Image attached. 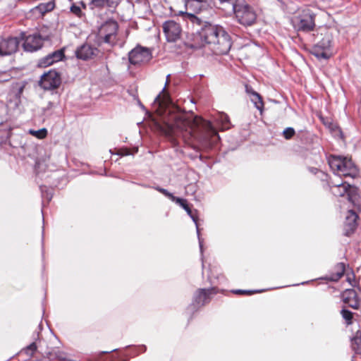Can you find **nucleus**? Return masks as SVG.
Wrapping results in <instances>:
<instances>
[{
	"instance_id": "nucleus-20",
	"label": "nucleus",
	"mask_w": 361,
	"mask_h": 361,
	"mask_svg": "<svg viewBox=\"0 0 361 361\" xmlns=\"http://www.w3.org/2000/svg\"><path fill=\"white\" fill-rule=\"evenodd\" d=\"M55 1L54 0L49 1L46 3H41L36 6V10L39 13L44 14L47 12L53 11L55 8Z\"/></svg>"
},
{
	"instance_id": "nucleus-37",
	"label": "nucleus",
	"mask_w": 361,
	"mask_h": 361,
	"mask_svg": "<svg viewBox=\"0 0 361 361\" xmlns=\"http://www.w3.org/2000/svg\"><path fill=\"white\" fill-rule=\"evenodd\" d=\"M71 11L72 13H73L75 16H76L78 18H81L84 15L80 7H79L75 4H73L71 6Z\"/></svg>"
},
{
	"instance_id": "nucleus-19",
	"label": "nucleus",
	"mask_w": 361,
	"mask_h": 361,
	"mask_svg": "<svg viewBox=\"0 0 361 361\" xmlns=\"http://www.w3.org/2000/svg\"><path fill=\"white\" fill-rule=\"evenodd\" d=\"M351 348L357 355H361V329L357 330L351 339Z\"/></svg>"
},
{
	"instance_id": "nucleus-41",
	"label": "nucleus",
	"mask_w": 361,
	"mask_h": 361,
	"mask_svg": "<svg viewBox=\"0 0 361 361\" xmlns=\"http://www.w3.org/2000/svg\"><path fill=\"white\" fill-rule=\"evenodd\" d=\"M156 101L158 102L160 104L161 103H164V101H161V94H159L157 98H156Z\"/></svg>"
},
{
	"instance_id": "nucleus-36",
	"label": "nucleus",
	"mask_w": 361,
	"mask_h": 361,
	"mask_svg": "<svg viewBox=\"0 0 361 361\" xmlns=\"http://www.w3.org/2000/svg\"><path fill=\"white\" fill-rule=\"evenodd\" d=\"M219 119L222 123L223 127L228 128L230 123L229 118L227 114L221 113L219 114Z\"/></svg>"
},
{
	"instance_id": "nucleus-46",
	"label": "nucleus",
	"mask_w": 361,
	"mask_h": 361,
	"mask_svg": "<svg viewBox=\"0 0 361 361\" xmlns=\"http://www.w3.org/2000/svg\"><path fill=\"white\" fill-rule=\"evenodd\" d=\"M23 90V87H21L20 89V92H22Z\"/></svg>"
},
{
	"instance_id": "nucleus-44",
	"label": "nucleus",
	"mask_w": 361,
	"mask_h": 361,
	"mask_svg": "<svg viewBox=\"0 0 361 361\" xmlns=\"http://www.w3.org/2000/svg\"><path fill=\"white\" fill-rule=\"evenodd\" d=\"M329 158H332V159H334V158H343L342 157H337V156H335V155H331L329 157Z\"/></svg>"
},
{
	"instance_id": "nucleus-34",
	"label": "nucleus",
	"mask_w": 361,
	"mask_h": 361,
	"mask_svg": "<svg viewBox=\"0 0 361 361\" xmlns=\"http://www.w3.org/2000/svg\"><path fill=\"white\" fill-rule=\"evenodd\" d=\"M295 134V131L294 128L291 127H288L284 129L283 131V135L285 139L290 140L291 139Z\"/></svg>"
},
{
	"instance_id": "nucleus-13",
	"label": "nucleus",
	"mask_w": 361,
	"mask_h": 361,
	"mask_svg": "<svg viewBox=\"0 0 361 361\" xmlns=\"http://www.w3.org/2000/svg\"><path fill=\"white\" fill-rule=\"evenodd\" d=\"M18 37H8L0 41V57L10 56L16 53L19 47Z\"/></svg>"
},
{
	"instance_id": "nucleus-6",
	"label": "nucleus",
	"mask_w": 361,
	"mask_h": 361,
	"mask_svg": "<svg viewBox=\"0 0 361 361\" xmlns=\"http://www.w3.org/2000/svg\"><path fill=\"white\" fill-rule=\"evenodd\" d=\"M321 39L313 47V54L317 57L328 59L327 51L332 47L333 35L328 30L321 33Z\"/></svg>"
},
{
	"instance_id": "nucleus-23",
	"label": "nucleus",
	"mask_w": 361,
	"mask_h": 361,
	"mask_svg": "<svg viewBox=\"0 0 361 361\" xmlns=\"http://www.w3.org/2000/svg\"><path fill=\"white\" fill-rule=\"evenodd\" d=\"M252 102L254 104L255 106L260 111L262 114L264 111V102L262 96L259 93H253V97L250 98Z\"/></svg>"
},
{
	"instance_id": "nucleus-25",
	"label": "nucleus",
	"mask_w": 361,
	"mask_h": 361,
	"mask_svg": "<svg viewBox=\"0 0 361 361\" xmlns=\"http://www.w3.org/2000/svg\"><path fill=\"white\" fill-rule=\"evenodd\" d=\"M341 314L345 320L346 325H350L353 322V313L346 308H343L341 311Z\"/></svg>"
},
{
	"instance_id": "nucleus-31",
	"label": "nucleus",
	"mask_w": 361,
	"mask_h": 361,
	"mask_svg": "<svg viewBox=\"0 0 361 361\" xmlns=\"http://www.w3.org/2000/svg\"><path fill=\"white\" fill-rule=\"evenodd\" d=\"M11 71H0V83L8 82L12 79Z\"/></svg>"
},
{
	"instance_id": "nucleus-38",
	"label": "nucleus",
	"mask_w": 361,
	"mask_h": 361,
	"mask_svg": "<svg viewBox=\"0 0 361 361\" xmlns=\"http://www.w3.org/2000/svg\"><path fill=\"white\" fill-rule=\"evenodd\" d=\"M157 190L158 191H159L161 193H162L163 195H164L165 196L169 197L172 201H173L175 202H176V199H178V197H175L174 195H173V194L168 192L166 189L157 188Z\"/></svg>"
},
{
	"instance_id": "nucleus-32",
	"label": "nucleus",
	"mask_w": 361,
	"mask_h": 361,
	"mask_svg": "<svg viewBox=\"0 0 361 361\" xmlns=\"http://www.w3.org/2000/svg\"><path fill=\"white\" fill-rule=\"evenodd\" d=\"M53 63H54V62L52 61V60L51 59L49 56L47 55L39 61L38 66L42 67V68H45V67L52 65Z\"/></svg>"
},
{
	"instance_id": "nucleus-33",
	"label": "nucleus",
	"mask_w": 361,
	"mask_h": 361,
	"mask_svg": "<svg viewBox=\"0 0 361 361\" xmlns=\"http://www.w3.org/2000/svg\"><path fill=\"white\" fill-rule=\"evenodd\" d=\"M37 345L35 343H32L30 345L23 349V352L28 356L32 357L37 350Z\"/></svg>"
},
{
	"instance_id": "nucleus-16",
	"label": "nucleus",
	"mask_w": 361,
	"mask_h": 361,
	"mask_svg": "<svg viewBox=\"0 0 361 361\" xmlns=\"http://www.w3.org/2000/svg\"><path fill=\"white\" fill-rule=\"evenodd\" d=\"M345 265L343 262L336 264L331 272L325 276V279L330 281H338L344 274Z\"/></svg>"
},
{
	"instance_id": "nucleus-42",
	"label": "nucleus",
	"mask_w": 361,
	"mask_h": 361,
	"mask_svg": "<svg viewBox=\"0 0 361 361\" xmlns=\"http://www.w3.org/2000/svg\"><path fill=\"white\" fill-rule=\"evenodd\" d=\"M80 5H81V6H82V8L83 9H86V7H87V6H86L85 3H84L83 1H81V2H80Z\"/></svg>"
},
{
	"instance_id": "nucleus-5",
	"label": "nucleus",
	"mask_w": 361,
	"mask_h": 361,
	"mask_svg": "<svg viewBox=\"0 0 361 361\" xmlns=\"http://www.w3.org/2000/svg\"><path fill=\"white\" fill-rule=\"evenodd\" d=\"M118 25L115 20H108L102 25L98 35L105 43L114 44L117 41Z\"/></svg>"
},
{
	"instance_id": "nucleus-43",
	"label": "nucleus",
	"mask_w": 361,
	"mask_h": 361,
	"mask_svg": "<svg viewBox=\"0 0 361 361\" xmlns=\"http://www.w3.org/2000/svg\"><path fill=\"white\" fill-rule=\"evenodd\" d=\"M169 83V80L167 79L166 80V85H165V87L163 89L162 92H165V89H166V86Z\"/></svg>"
},
{
	"instance_id": "nucleus-35",
	"label": "nucleus",
	"mask_w": 361,
	"mask_h": 361,
	"mask_svg": "<svg viewBox=\"0 0 361 361\" xmlns=\"http://www.w3.org/2000/svg\"><path fill=\"white\" fill-rule=\"evenodd\" d=\"M231 292L235 295H251L254 293H258L259 291L236 289V290H232Z\"/></svg>"
},
{
	"instance_id": "nucleus-30",
	"label": "nucleus",
	"mask_w": 361,
	"mask_h": 361,
	"mask_svg": "<svg viewBox=\"0 0 361 361\" xmlns=\"http://www.w3.org/2000/svg\"><path fill=\"white\" fill-rule=\"evenodd\" d=\"M184 17L185 20L190 21L192 24L200 25L202 23L201 19L194 14L185 13Z\"/></svg>"
},
{
	"instance_id": "nucleus-29",
	"label": "nucleus",
	"mask_w": 361,
	"mask_h": 361,
	"mask_svg": "<svg viewBox=\"0 0 361 361\" xmlns=\"http://www.w3.org/2000/svg\"><path fill=\"white\" fill-rule=\"evenodd\" d=\"M89 5L92 9L94 8H103L107 7L106 0H90Z\"/></svg>"
},
{
	"instance_id": "nucleus-28",
	"label": "nucleus",
	"mask_w": 361,
	"mask_h": 361,
	"mask_svg": "<svg viewBox=\"0 0 361 361\" xmlns=\"http://www.w3.org/2000/svg\"><path fill=\"white\" fill-rule=\"evenodd\" d=\"M47 159H38L36 161L35 166V170L37 173H39L45 171L44 167L47 166Z\"/></svg>"
},
{
	"instance_id": "nucleus-8",
	"label": "nucleus",
	"mask_w": 361,
	"mask_h": 361,
	"mask_svg": "<svg viewBox=\"0 0 361 361\" xmlns=\"http://www.w3.org/2000/svg\"><path fill=\"white\" fill-rule=\"evenodd\" d=\"M61 83V74L55 70L44 73L39 82V86L44 90H50L58 88Z\"/></svg>"
},
{
	"instance_id": "nucleus-4",
	"label": "nucleus",
	"mask_w": 361,
	"mask_h": 361,
	"mask_svg": "<svg viewBox=\"0 0 361 361\" xmlns=\"http://www.w3.org/2000/svg\"><path fill=\"white\" fill-rule=\"evenodd\" d=\"M327 161L334 173L339 176H354L357 173L353 159H327Z\"/></svg>"
},
{
	"instance_id": "nucleus-9",
	"label": "nucleus",
	"mask_w": 361,
	"mask_h": 361,
	"mask_svg": "<svg viewBox=\"0 0 361 361\" xmlns=\"http://www.w3.org/2000/svg\"><path fill=\"white\" fill-rule=\"evenodd\" d=\"M152 59V53L147 48L136 47L128 54L129 62L135 66H141L148 63Z\"/></svg>"
},
{
	"instance_id": "nucleus-3",
	"label": "nucleus",
	"mask_w": 361,
	"mask_h": 361,
	"mask_svg": "<svg viewBox=\"0 0 361 361\" xmlns=\"http://www.w3.org/2000/svg\"><path fill=\"white\" fill-rule=\"evenodd\" d=\"M324 179L321 180V186L324 190H329L336 197H343L347 195L349 202L355 204L358 199V189L356 187L351 186L346 182H341L339 183H334L329 182L327 176L324 174Z\"/></svg>"
},
{
	"instance_id": "nucleus-14",
	"label": "nucleus",
	"mask_w": 361,
	"mask_h": 361,
	"mask_svg": "<svg viewBox=\"0 0 361 361\" xmlns=\"http://www.w3.org/2000/svg\"><path fill=\"white\" fill-rule=\"evenodd\" d=\"M343 302L350 307L358 310L360 307V298L354 289H346L341 295Z\"/></svg>"
},
{
	"instance_id": "nucleus-15",
	"label": "nucleus",
	"mask_w": 361,
	"mask_h": 361,
	"mask_svg": "<svg viewBox=\"0 0 361 361\" xmlns=\"http://www.w3.org/2000/svg\"><path fill=\"white\" fill-rule=\"evenodd\" d=\"M358 218V215L353 209L348 211L343 228L345 235L350 236L355 232L357 226V221Z\"/></svg>"
},
{
	"instance_id": "nucleus-11",
	"label": "nucleus",
	"mask_w": 361,
	"mask_h": 361,
	"mask_svg": "<svg viewBox=\"0 0 361 361\" xmlns=\"http://www.w3.org/2000/svg\"><path fill=\"white\" fill-rule=\"evenodd\" d=\"M164 34L167 42H176L180 39L182 35V27L180 25L173 20L164 22L162 25Z\"/></svg>"
},
{
	"instance_id": "nucleus-17",
	"label": "nucleus",
	"mask_w": 361,
	"mask_h": 361,
	"mask_svg": "<svg viewBox=\"0 0 361 361\" xmlns=\"http://www.w3.org/2000/svg\"><path fill=\"white\" fill-rule=\"evenodd\" d=\"M97 51V49L89 44H84L76 51V56L82 60H88L92 59L96 55Z\"/></svg>"
},
{
	"instance_id": "nucleus-24",
	"label": "nucleus",
	"mask_w": 361,
	"mask_h": 361,
	"mask_svg": "<svg viewBox=\"0 0 361 361\" xmlns=\"http://www.w3.org/2000/svg\"><path fill=\"white\" fill-rule=\"evenodd\" d=\"M320 119L322 122V123L326 126L332 132H338L341 133V130L339 128V126L336 124L331 121L329 119H325L323 117H320Z\"/></svg>"
},
{
	"instance_id": "nucleus-18",
	"label": "nucleus",
	"mask_w": 361,
	"mask_h": 361,
	"mask_svg": "<svg viewBox=\"0 0 361 361\" xmlns=\"http://www.w3.org/2000/svg\"><path fill=\"white\" fill-rule=\"evenodd\" d=\"M176 203L178 204L180 207H182L187 212V214L191 217L193 221L195 223L196 226L198 227V212L197 209H192L189 204H188V201L185 199H183L178 197L176 199Z\"/></svg>"
},
{
	"instance_id": "nucleus-12",
	"label": "nucleus",
	"mask_w": 361,
	"mask_h": 361,
	"mask_svg": "<svg viewBox=\"0 0 361 361\" xmlns=\"http://www.w3.org/2000/svg\"><path fill=\"white\" fill-rule=\"evenodd\" d=\"M20 41L23 40V47L26 51H35L40 49L43 45V39L38 33L26 35L22 32L19 37Z\"/></svg>"
},
{
	"instance_id": "nucleus-27",
	"label": "nucleus",
	"mask_w": 361,
	"mask_h": 361,
	"mask_svg": "<svg viewBox=\"0 0 361 361\" xmlns=\"http://www.w3.org/2000/svg\"><path fill=\"white\" fill-rule=\"evenodd\" d=\"M29 133L39 139H44L47 135V130L46 128H42L38 130H30Z\"/></svg>"
},
{
	"instance_id": "nucleus-26",
	"label": "nucleus",
	"mask_w": 361,
	"mask_h": 361,
	"mask_svg": "<svg viewBox=\"0 0 361 361\" xmlns=\"http://www.w3.org/2000/svg\"><path fill=\"white\" fill-rule=\"evenodd\" d=\"M48 55L49 56V57L54 63L61 61L63 58L65 56L64 52L61 49L55 51Z\"/></svg>"
},
{
	"instance_id": "nucleus-22",
	"label": "nucleus",
	"mask_w": 361,
	"mask_h": 361,
	"mask_svg": "<svg viewBox=\"0 0 361 361\" xmlns=\"http://www.w3.org/2000/svg\"><path fill=\"white\" fill-rule=\"evenodd\" d=\"M204 0H185V6L194 11H201Z\"/></svg>"
},
{
	"instance_id": "nucleus-10",
	"label": "nucleus",
	"mask_w": 361,
	"mask_h": 361,
	"mask_svg": "<svg viewBox=\"0 0 361 361\" xmlns=\"http://www.w3.org/2000/svg\"><path fill=\"white\" fill-rule=\"evenodd\" d=\"M315 15L308 11H304L295 19V26L299 31L311 32L314 29Z\"/></svg>"
},
{
	"instance_id": "nucleus-47",
	"label": "nucleus",
	"mask_w": 361,
	"mask_h": 361,
	"mask_svg": "<svg viewBox=\"0 0 361 361\" xmlns=\"http://www.w3.org/2000/svg\"><path fill=\"white\" fill-rule=\"evenodd\" d=\"M165 96L166 97V99H168V95H167V94H163V97H164Z\"/></svg>"
},
{
	"instance_id": "nucleus-21",
	"label": "nucleus",
	"mask_w": 361,
	"mask_h": 361,
	"mask_svg": "<svg viewBox=\"0 0 361 361\" xmlns=\"http://www.w3.org/2000/svg\"><path fill=\"white\" fill-rule=\"evenodd\" d=\"M115 152H113L112 154H116L121 157L124 156H130V155H134L135 153L138 151V147H134L131 148L128 147H121L115 149Z\"/></svg>"
},
{
	"instance_id": "nucleus-7",
	"label": "nucleus",
	"mask_w": 361,
	"mask_h": 361,
	"mask_svg": "<svg viewBox=\"0 0 361 361\" xmlns=\"http://www.w3.org/2000/svg\"><path fill=\"white\" fill-rule=\"evenodd\" d=\"M219 293V289L216 287L209 288H198L193 295L192 305L195 308L204 307L209 303L214 295Z\"/></svg>"
},
{
	"instance_id": "nucleus-40",
	"label": "nucleus",
	"mask_w": 361,
	"mask_h": 361,
	"mask_svg": "<svg viewBox=\"0 0 361 361\" xmlns=\"http://www.w3.org/2000/svg\"><path fill=\"white\" fill-rule=\"evenodd\" d=\"M245 92L250 94L252 97H253V93H257V92H255L251 86L248 85H245Z\"/></svg>"
},
{
	"instance_id": "nucleus-45",
	"label": "nucleus",
	"mask_w": 361,
	"mask_h": 361,
	"mask_svg": "<svg viewBox=\"0 0 361 361\" xmlns=\"http://www.w3.org/2000/svg\"><path fill=\"white\" fill-rule=\"evenodd\" d=\"M199 158H200V159H202V158H210V157H208V156L203 157L202 155H200Z\"/></svg>"
},
{
	"instance_id": "nucleus-39",
	"label": "nucleus",
	"mask_w": 361,
	"mask_h": 361,
	"mask_svg": "<svg viewBox=\"0 0 361 361\" xmlns=\"http://www.w3.org/2000/svg\"><path fill=\"white\" fill-rule=\"evenodd\" d=\"M107 4V7L112 8L116 6L121 0H106Z\"/></svg>"
},
{
	"instance_id": "nucleus-2",
	"label": "nucleus",
	"mask_w": 361,
	"mask_h": 361,
	"mask_svg": "<svg viewBox=\"0 0 361 361\" xmlns=\"http://www.w3.org/2000/svg\"><path fill=\"white\" fill-rule=\"evenodd\" d=\"M198 36L201 42L186 43L187 47L197 49L207 45L216 55L226 54L231 49V38L221 25L207 23L198 32Z\"/></svg>"
},
{
	"instance_id": "nucleus-1",
	"label": "nucleus",
	"mask_w": 361,
	"mask_h": 361,
	"mask_svg": "<svg viewBox=\"0 0 361 361\" xmlns=\"http://www.w3.org/2000/svg\"><path fill=\"white\" fill-rule=\"evenodd\" d=\"M157 129L168 136L181 134L184 141L192 147L211 148L219 139L216 130L211 122L200 116L192 119L183 118L177 114H171L161 123H156Z\"/></svg>"
}]
</instances>
